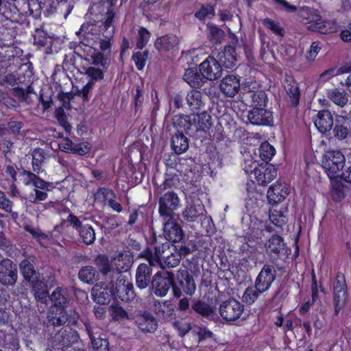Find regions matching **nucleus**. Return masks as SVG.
Wrapping results in <instances>:
<instances>
[{
	"instance_id": "2eb2a0df",
	"label": "nucleus",
	"mask_w": 351,
	"mask_h": 351,
	"mask_svg": "<svg viewBox=\"0 0 351 351\" xmlns=\"http://www.w3.org/2000/svg\"><path fill=\"white\" fill-rule=\"evenodd\" d=\"M276 278V269L274 265L265 263L257 275L254 283L267 292Z\"/></svg>"
},
{
	"instance_id": "774afa93",
	"label": "nucleus",
	"mask_w": 351,
	"mask_h": 351,
	"mask_svg": "<svg viewBox=\"0 0 351 351\" xmlns=\"http://www.w3.org/2000/svg\"><path fill=\"white\" fill-rule=\"evenodd\" d=\"M84 73L93 80L97 81L103 80L104 77V73L100 69L89 66L88 68H84Z\"/></svg>"
},
{
	"instance_id": "4be33fe9",
	"label": "nucleus",
	"mask_w": 351,
	"mask_h": 351,
	"mask_svg": "<svg viewBox=\"0 0 351 351\" xmlns=\"http://www.w3.org/2000/svg\"><path fill=\"white\" fill-rule=\"evenodd\" d=\"M205 211L202 202L199 199H192L182 212V217L188 222L195 221Z\"/></svg>"
},
{
	"instance_id": "49530a36",
	"label": "nucleus",
	"mask_w": 351,
	"mask_h": 351,
	"mask_svg": "<svg viewBox=\"0 0 351 351\" xmlns=\"http://www.w3.org/2000/svg\"><path fill=\"white\" fill-rule=\"evenodd\" d=\"M94 197L96 202L105 204L110 197H116V194L109 188L99 187L94 194Z\"/></svg>"
},
{
	"instance_id": "4468645a",
	"label": "nucleus",
	"mask_w": 351,
	"mask_h": 351,
	"mask_svg": "<svg viewBox=\"0 0 351 351\" xmlns=\"http://www.w3.org/2000/svg\"><path fill=\"white\" fill-rule=\"evenodd\" d=\"M199 71L202 72L206 81H214L221 76L222 67L220 62L213 56H208L199 65Z\"/></svg>"
},
{
	"instance_id": "a18cd8bd",
	"label": "nucleus",
	"mask_w": 351,
	"mask_h": 351,
	"mask_svg": "<svg viewBox=\"0 0 351 351\" xmlns=\"http://www.w3.org/2000/svg\"><path fill=\"white\" fill-rule=\"evenodd\" d=\"M140 257L146 259L149 265L151 266H159L161 265L160 262V256L158 254H156V252L154 250L153 253L152 249L149 247H147L145 250H143L140 254Z\"/></svg>"
},
{
	"instance_id": "6e6d98bb",
	"label": "nucleus",
	"mask_w": 351,
	"mask_h": 351,
	"mask_svg": "<svg viewBox=\"0 0 351 351\" xmlns=\"http://www.w3.org/2000/svg\"><path fill=\"white\" fill-rule=\"evenodd\" d=\"M45 156L43 153L39 150H35L32 155V171L36 174H39L42 171V165Z\"/></svg>"
},
{
	"instance_id": "338daca9",
	"label": "nucleus",
	"mask_w": 351,
	"mask_h": 351,
	"mask_svg": "<svg viewBox=\"0 0 351 351\" xmlns=\"http://www.w3.org/2000/svg\"><path fill=\"white\" fill-rule=\"evenodd\" d=\"M193 332L197 336L198 342H201L206 339L212 338L213 333L206 326L197 327Z\"/></svg>"
},
{
	"instance_id": "f3484780",
	"label": "nucleus",
	"mask_w": 351,
	"mask_h": 351,
	"mask_svg": "<svg viewBox=\"0 0 351 351\" xmlns=\"http://www.w3.org/2000/svg\"><path fill=\"white\" fill-rule=\"evenodd\" d=\"M64 326H65V328L61 329L55 339L56 346H57L58 349L62 350H64V348L69 347L71 344L77 342L80 338L77 330L72 328L75 327L77 324L69 326L65 324Z\"/></svg>"
},
{
	"instance_id": "4c0bfd02",
	"label": "nucleus",
	"mask_w": 351,
	"mask_h": 351,
	"mask_svg": "<svg viewBox=\"0 0 351 351\" xmlns=\"http://www.w3.org/2000/svg\"><path fill=\"white\" fill-rule=\"evenodd\" d=\"M327 97L335 105L341 108L344 107L348 101V94L343 88H334L328 90Z\"/></svg>"
},
{
	"instance_id": "a19ab883",
	"label": "nucleus",
	"mask_w": 351,
	"mask_h": 351,
	"mask_svg": "<svg viewBox=\"0 0 351 351\" xmlns=\"http://www.w3.org/2000/svg\"><path fill=\"white\" fill-rule=\"evenodd\" d=\"M258 154L263 162H269L276 154V149L268 141H264L258 148Z\"/></svg>"
},
{
	"instance_id": "412c9836",
	"label": "nucleus",
	"mask_w": 351,
	"mask_h": 351,
	"mask_svg": "<svg viewBox=\"0 0 351 351\" xmlns=\"http://www.w3.org/2000/svg\"><path fill=\"white\" fill-rule=\"evenodd\" d=\"M190 312L195 313L199 317L208 319H213L216 315L215 308L201 299H194L192 300Z\"/></svg>"
},
{
	"instance_id": "58836bf2",
	"label": "nucleus",
	"mask_w": 351,
	"mask_h": 351,
	"mask_svg": "<svg viewBox=\"0 0 351 351\" xmlns=\"http://www.w3.org/2000/svg\"><path fill=\"white\" fill-rule=\"evenodd\" d=\"M167 241V237H165L164 233L163 234L157 235L154 231H152L149 244L154 247L156 254L162 256V254H164L169 247Z\"/></svg>"
},
{
	"instance_id": "680f3d73",
	"label": "nucleus",
	"mask_w": 351,
	"mask_h": 351,
	"mask_svg": "<svg viewBox=\"0 0 351 351\" xmlns=\"http://www.w3.org/2000/svg\"><path fill=\"white\" fill-rule=\"evenodd\" d=\"M215 14V9L210 4L202 5L201 8L195 12V16L199 20H204L206 17Z\"/></svg>"
},
{
	"instance_id": "e2e57ef3",
	"label": "nucleus",
	"mask_w": 351,
	"mask_h": 351,
	"mask_svg": "<svg viewBox=\"0 0 351 351\" xmlns=\"http://www.w3.org/2000/svg\"><path fill=\"white\" fill-rule=\"evenodd\" d=\"M165 258V263L169 268H173L178 266L180 263L181 256L179 252H171L170 254L163 256Z\"/></svg>"
},
{
	"instance_id": "c85d7f7f",
	"label": "nucleus",
	"mask_w": 351,
	"mask_h": 351,
	"mask_svg": "<svg viewBox=\"0 0 351 351\" xmlns=\"http://www.w3.org/2000/svg\"><path fill=\"white\" fill-rule=\"evenodd\" d=\"M180 40L173 34H166L158 37L154 42V47L159 52H167L178 49Z\"/></svg>"
},
{
	"instance_id": "3c124183",
	"label": "nucleus",
	"mask_w": 351,
	"mask_h": 351,
	"mask_svg": "<svg viewBox=\"0 0 351 351\" xmlns=\"http://www.w3.org/2000/svg\"><path fill=\"white\" fill-rule=\"evenodd\" d=\"M55 117L60 125L66 133H70L72 129L71 125L68 121V118L64 109L62 107L58 108L55 111Z\"/></svg>"
},
{
	"instance_id": "f704fd0d",
	"label": "nucleus",
	"mask_w": 351,
	"mask_h": 351,
	"mask_svg": "<svg viewBox=\"0 0 351 351\" xmlns=\"http://www.w3.org/2000/svg\"><path fill=\"white\" fill-rule=\"evenodd\" d=\"M173 125L176 130V132L188 134L192 127L195 126L191 121V116L186 114L175 115L173 118Z\"/></svg>"
},
{
	"instance_id": "9d476101",
	"label": "nucleus",
	"mask_w": 351,
	"mask_h": 351,
	"mask_svg": "<svg viewBox=\"0 0 351 351\" xmlns=\"http://www.w3.org/2000/svg\"><path fill=\"white\" fill-rule=\"evenodd\" d=\"M180 205V198L176 193L169 191L162 195L158 201V213L164 218H173L175 210Z\"/></svg>"
},
{
	"instance_id": "473e14b6",
	"label": "nucleus",
	"mask_w": 351,
	"mask_h": 351,
	"mask_svg": "<svg viewBox=\"0 0 351 351\" xmlns=\"http://www.w3.org/2000/svg\"><path fill=\"white\" fill-rule=\"evenodd\" d=\"M171 149L177 155L185 153L189 147V139L185 134L176 132L171 138Z\"/></svg>"
},
{
	"instance_id": "e433bc0d",
	"label": "nucleus",
	"mask_w": 351,
	"mask_h": 351,
	"mask_svg": "<svg viewBox=\"0 0 351 351\" xmlns=\"http://www.w3.org/2000/svg\"><path fill=\"white\" fill-rule=\"evenodd\" d=\"M79 279L86 284L93 285L99 278V275L98 271L92 266L82 267L78 273Z\"/></svg>"
},
{
	"instance_id": "cd10ccee",
	"label": "nucleus",
	"mask_w": 351,
	"mask_h": 351,
	"mask_svg": "<svg viewBox=\"0 0 351 351\" xmlns=\"http://www.w3.org/2000/svg\"><path fill=\"white\" fill-rule=\"evenodd\" d=\"M184 80L193 88L197 89L202 87L206 80L202 72H200L199 67H189L185 70Z\"/></svg>"
},
{
	"instance_id": "09e8293b",
	"label": "nucleus",
	"mask_w": 351,
	"mask_h": 351,
	"mask_svg": "<svg viewBox=\"0 0 351 351\" xmlns=\"http://www.w3.org/2000/svg\"><path fill=\"white\" fill-rule=\"evenodd\" d=\"M269 220L276 227L282 228L288 221L287 217L281 210H270Z\"/></svg>"
},
{
	"instance_id": "4d7b16f0",
	"label": "nucleus",
	"mask_w": 351,
	"mask_h": 351,
	"mask_svg": "<svg viewBox=\"0 0 351 351\" xmlns=\"http://www.w3.org/2000/svg\"><path fill=\"white\" fill-rule=\"evenodd\" d=\"M173 328L178 330V335L181 337L185 336L191 330V323L183 320L176 319L173 322Z\"/></svg>"
},
{
	"instance_id": "8fccbe9b",
	"label": "nucleus",
	"mask_w": 351,
	"mask_h": 351,
	"mask_svg": "<svg viewBox=\"0 0 351 351\" xmlns=\"http://www.w3.org/2000/svg\"><path fill=\"white\" fill-rule=\"evenodd\" d=\"M151 37V34L146 27H140L138 31L136 47L137 49L142 50L148 43Z\"/></svg>"
},
{
	"instance_id": "052dcab7",
	"label": "nucleus",
	"mask_w": 351,
	"mask_h": 351,
	"mask_svg": "<svg viewBox=\"0 0 351 351\" xmlns=\"http://www.w3.org/2000/svg\"><path fill=\"white\" fill-rule=\"evenodd\" d=\"M210 136L212 140L216 142H219L224 139V130L221 123L217 122L213 128L210 129Z\"/></svg>"
},
{
	"instance_id": "423d86ee",
	"label": "nucleus",
	"mask_w": 351,
	"mask_h": 351,
	"mask_svg": "<svg viewBox=\"0 0 351 351\" xmlns=\"http://www.w3.org/2000/svg\"><path fill=\"white\" fill-rule=\"evenodd\" d=\"M244 311V305L234 298L223 301L219 306V313L221 317L228 323L238 320Z\"/></svg>"
},
{
	"instance_id": "c03bdc74",
	"label": "nucleus",
	"mask_w": 351,
	"mask_h": 351,
	"mask_svg": "<svg viewBox=\"0 0 351 351\" xmlns=\"http://www.w3.org/2000/svg\"><path fill=\"white\" fill-rule=\"evenodd\" d=\"M95 264L98 268L100 273L104 276L108 275L113 269L110 264L108 256L105 254H99L95 259Z\"/></svg>"
},
{
	"instance_id": "ddd939ff",
	"label": "nucleus",
	"mask_w": 351,
	"mask_h": 351,
	"mask_svg": "<svg viewBox=\"0 0 351 351\" xmlns=\"http://www.w3.org/2000/svg\"><path fill=\"white\" fill-rule=\"evenodd\" d=\"M253 163L256 165L253 171L258 184L266 186L276 178L278 169L274 165L269 162Z\"/></svg>"
},
{
	"instance_id": "0e129e2a",
	"label": "nucleus",
	"mask_w": 351,
	"mask_h": 351,
	"mask_svg": "<svg viewBox=\"0 0 351 351\" xmlns=\"http://www.w3.org/2000/svg\"><path fill=\"white\" fill-rule=\"evenodd\" d=\"M90 148L91 147L90 143L87 142L74 143L72 154L84 156L90 152Z\"/></svg>"
},
{
	"instance_id": "79ce46f5",
	"label": "nucleus",
	"mask_w": 351,
	"mask_h": 351,
	"mask_svg": "<svg viewBox=\"0 0 351 351\" xmlns=\"http://www.w3.org/2000/svg\"><path fill=\"white\" fill-rule=\"evenodd\" d=\"M77 232L86 245H90L95 241V232L91 225L84 224Z\"/></svg>"
},
{
	"instance_id": "f03ea898",
	"label": "nucleus",
	"mask_w": 351,
	"mask_h": 351,
	"mask_svg": "<svg viewBox=\"0 0 351 351\" xmlns=\"http://www.w3.org/2000/svg\"><path fill=\"white\" fill-rule=\"evenodd\" d=\"M172 294L176 298L182 296L192 297L196 291L197 285L193 275L187 269H180L172 278Z\"/></svg>"
},
{
	"instance_id": "ea45409f",
	"label": "nucleus",
	"mask_w": 351,
	"mask_h": 351,
	"mask_svg": "<svg viewBox=\"0 0 351 351\" xmlns=\"http://www.w3.org/2000/svg\"><path fill=\"white\" fill-rule=\"evenodd\" d=\"M263 293H265V291L254 283V287H249L245 289L242 297L243 301L247 304H252Z\"/></svg>"
},
{
	"instance_id": "a211bd4d",
	"label": "nucleus",
	"mask_w": 351,
	"mask_h": 351,
	"mask_svg": "<svg viewBox=\"0 0 351 351\" xmlns=\"http://www.w3.org/2000/svg\"><path fill=\"white\" fill-rule=\"evenodd\" d=\"M135 324L145 333H154L158 328L156 318L147 311H140L136 315Z\"/></svg>"
},
{
	"instance_id": "5701e85b",
	"label": "nucleus",
	"mask_w": 351,
	"mask_h": 351,
	"mask_svg": "<svg viewBox=\"0 0 351 351\" xmlns=\"http://www.w3.org/2000/svg\"><path fill=\"white\" fill-rule=\"evenodd\" d=\"M168 220L164 223V234L169 241L172 243L180 242L184 237V234L182 228L178 221L173 218H167Z\"/></svg>"
},
{
	"instance_id": "f257e3e1",
	"label": "nucleus",
	"mask_w": 351,
	"mask_h": 351,
	"mask_svg": "<svg viewBox=\"0 0 351 351\" xmlns=\"http://www.w3.org/2000/svg\"><path fill=\"white\" fill-rule=\"evenodd\" d=\"M51 302L47 313V322L53 326H62L66 324L68 326L77 324L79 315L68 314L67 308L70 302V296L65 288L58 287L49 297Z\"/></svg>"
},
{
	"instance_id": "6e6552de",
	"label": "nucleus",
	"mask_w": 351,
	"mask_h": 351,
	"mask_svg": "<svg viewBox=\"0 0 351 351\" xmlns=\"http://www.w3.org/2000/svg\"><path fill=\"white\" fill-rule=\"evenodd\" d=\"M306 28L311 32L329 34L337 31V23L332 20H323L319 14H311L306 19Z\"/></svg>"
},
{
	"instance_id": "864d4df0",
	"label": "nucleus",
	"mask_w": 351,
	"mask_h": 351,
	"mask_svg": "<svg viewBox=\"0 0 351 351\" xmlns=\"http://www.w3.org/2000/svg\"><path fill=\"white\" fill-rule=\"evenodd\" d=\"M109 313L112 319L114 321L122 320L128 318V313L125 310L117 304H112L109 308Z\"/></svg>"
},
{
	"instance_id": "69168bd1",
	"label": "nucleus",
	"mask_w": 351,
	"mask_h": 351,
	"mask_svg": "<svg viewBox=\"0 0 351 351\" xmlns=\"http://www.w3.org/2000/svg\"><path fill=\"white\" fill-rule=\"evenodd\" d=\"M34 182H35L33 185L34 190L38 189L44 191H51L54 187L52 182L45 181L38 175L36 176Z\"/></svg>"
},
{
	"instance_id": "c756f323",
	"label": "nucleus",
	"mask_w": 351,
	"mask_h": 351,
	"mask_svg": "<svg viewBox=\"0 0 351 351\" xmlns=\"http://www.w3.org/2000/svg\"><path fill=\"white\" fill-rule=\"evenodd\" d=\"M219 62L221 67L232 69L237 62L236 49L231 45L226 46L223 50L217 54Z\"/></svg>"
},
{
	"instance_id": "dca6fc26",
	"label": "nucleus",
	"mask_w": 351,
	"mask_h": 351,
	"mask_svg": "<svg viewBox=\"0 0 351 351\" xmlns=\"http://www.w3.org/2000/svg\"><path fill=\"white\" fill-rule=\"evenodd\" d=\"M113 283L96 284L92 289L91 295L94 301L99 304H107L112 300L114 302Z\"/></svg>"
},
{
	"instance_id": "6ab92c4d",
	"label": "nucleus",
	"mask_w": 351,
	"mask_h": 351,
	"mask_svg": "<svg viewBox=\"0 0 351 351\" xmlns=\"http://www.w3.org/2000/svg\"><path fill=\"white\" fill-rule=\"evenodd\" d=\"M313 123L317 130L325 134L332 129L335 118L329 110H321L313 117Z\"/></svg>"
},
{
	"instance_id": "37998d69",
	"label": "nucleus",
	"mask_w": 351,
	"mask_h": 351,
	"mask_svg": "<svg viewBox=\"0 0 351 351\" xmlns=\"http://www.w3.org/2000/svg\"><path fill=\"white\" fill-rule=\"evenodd\" d=\"M149 52L147 49L143 51H138L134 52L132 56V60L134 62V64L138 71H143L145 66V64L149 59Z\"/></svg>"
},
{
	"instance_id": "9b49d317",
	"label": "nucleus",
	"mask_w": 351,
	"mask_h": 351,
	"mask_svg": "<svg viewBox=\"0 0 351 351\" xmlns=\"http://www.w3.org/2000/svg\"><path fill=\"white\" fill-rule=\"evenodd\" d=\"M332 128L336 139L342 141L347 138L351 134V110L348 113L342 111L341 114H337Z\"/></svg>"
},
{
	"instance_id": "1a4fd4ad",
	"label": "nucleus",
	"mask_w": 351,
	"mask_h": 351,
	"mask_svg": "<svg viewBox=\"0 0 351 351\" xmlns=\"http://www.w3.org/2000/svg\"><path fill=\"white\" fill-rule=\"evenodd\" d=\"M114 302H130L136 297L133 284L121 275L119 276L115 284L113 283Z\"/></svg>"
},
{
	"instance_id": "aec40b11",
	"label": "nucleus",
	"mask_w": 351,
	"mask_h": 351,
	"mask_svg": "<svg viewBox=\"0 0 351 351\" xmlns=\"http://www.w3.org/2000/svg\"><path fill=\"white\" fill-rule=\"evenodd\" d=\"M30 284L31 292L36 301L42 304H46L49 297L47 282L44 278H40V276L35 278L32 281L28 282Z\"/></svg>"
},
{
	"instance_id": "0eeeda50",
	"label": "nucleus",
	"mask_w": 351,
	"mask_h": 351,
	"mask_svg": "<svg viewBox=\"0 0 351 351\" xmlns=\"http://www.w3.org/2000/svg\"><path fill=\"white\" fill-rule=\"evenodd\" d=\"M173 272L158 271L152 277L151 290L158 297H164L172 289Z\"/></svg>"
},
{
	"instance_id": "c9c22d12",
	"label": "nucleus",
	"mask_w": 351,
	"mask_h": 351,
	"mask_svg": "<svg viewBox=\"0 0 351 351\" xmlns=\"http://www.w3.org/2000/svg\"><path fill=\"white\" fill-rule=\"evenodd\" d=\"M34 264V259H31L30 257L23 259L19 263L21 273L23 278L27 282L32 281L35 278L40 276V274L36 272Z\"/></svg>"
},
{
	"instance_id": "a878e982",
	"label": "nucleus",
	"mask_w": 351,
	"mask_h": 351,
	"mask_svg": "<svg viewBox=\"0 0 351 351\" xmlns=\"http://www.w3.org/2000/svg\"><path fill=\"white\" fill-rule=\"evenodd\" d=\"M147 263H141L136 271V285L140 289L147 288L152 282V276L153 273V267Z\"/></svg>"
},
{
	"instance_id": "13d9d810",
	"label": "nucleus",
	"mask_w": 351,
	"mask_h": 351,
	"mask_svg": "<svg viewBox=\"0 0 351 351\" xmlns=\"http://www.w3.org/2000/svg\"><path fill=\"white\" fill-rule=\"evenodd\" d=\"M49 37L47 32L37 29L34 36V43L38 47H46L48 44Z\"/></svg>"
},
{
	"instance_id": "7ed1b4c3",
	"label": "nucleus",
	"mask_w": 351,
	"mask_h": 351,
	"mask_svg": "<svg viewBox=\"0 0 351 351\" xmlns=\"http://www.w3.org/2000/svg\"><path fill=\"white\" fill-rule=\"evenodd\" d=\"M322 167L330 180H337L346 165V157L339 149H328L322 157Z\"/></svg>"
},
{
	"instance_id": "39448f33",
	"label": "nucleus",
	"mask_w": 351,
	"mask_h": 351,
	"mask_svg": "<svg viewBox=\"0 0 351 351\" xmlns=\"http://www.w3.org/2000/svg\"><path fill=\"white\" fill-rule=\"evenodd\" d=\"M265 250L272 263H276L279 259L286 258L290 249L284 239L278 234H273L265 243Z\"/></svg>"
},
{
	"instance_id": "20e7f679",
	"label": "nucleus",
	"mask_w": 351,
	"mask_h": 351,
	"mask_svg": "<svg viewBox=\"0 0 351 351\" xmlns=\"http://www.w3.org/2000/svg\"><path fill=\"white\" fill-rule=\"evenodd\" d=\"M334 316H338L343 308L348 297V286L345 275L338 271L333 281L332 287Z\"/></svg>"
},
{
	"instance_id": "2f4dec72",
	"label": "nucleus",
	"mask_w": 351,
	"mask_h": 351,
	"mask_svg": "<svg viewBox=\"0 0 351 351\" xmlns=\"http://www.w3.org/2000/svg\"><path fill=\"white\" fill-rule=\"evenodd\" d=\"M186 101L194 114H199L200 111L204 109L205 104L202 93L197 89H193L188 92Z\"/></svg>"
},
{
	"instance_id": "b1692460",
	"label": "nucleus",
	"mask_w": 351,
	"mask_h": 351,
	"mask_svg": "<svg viewBox=\"0 0 351 351\" xmlns=\"http://www.w3.org/2000/svg\"><path fill=\"white\" fill-rule=\"evenodd\" d=\"M241 87L240 80L234 75H228L220 82L219 88L224 95L233 97L239 93Z\"/></svg>"
},
{
	"instance_id": "72a5a7b5",
	"label": "nucleus",
	"mask_w": 351,
	"mask_h": 351,
	"mask_svg": "<svg viewBox=\"0 0 351 351\" xmlns=\"http://www.w3.org/2000/svg\"><path fill=\"white\" fill-rule=\"evenodd\" d=\"M244 97L250 98V107L252 108L267 107L269 99L267 95L263 90L249 91Z\"/></svg>"
},
{
	"instance_id": "de8ad7c7",
	"label": "nucleus",
	"mask_w": 351,
	"mask_h": 351,
	"mask_svg": "<svg viewBox=\"0 0 351 351\" xmlns=\"http://www.w3.org/2000/svg\"><path fill=\"white\" fill-rule=\"evenodd\" d=\"M87 331L88 336L90 339L93 348L95 351H108L109 350V342L107 339L95 338L93 333L88 327Z\"/></svg>"
},
{
	"instance_id": "5fc2aeb1",
	"label": "nucleus",
	"mask_w": 351,
	"mask_h": 351,
	"mask_svg": "<svg viewBox=\"0 0 351 351\" xmlns=\"http://www.w3.org/2000/svg\"><path fill=\"white\" fill-rule=\"evenodd\" d=\"M223 31L215 25L208 26V31L207 33L208 39L212 43L217 44L220 42V40L223 36Z\"/></svg>"
},
{
	"instance_id": "bb28decb",
	"label": "nucleus",
	"mask_w": 351,
	"mask_h": 351,
	"mask_svg": "<svg viewBox=\"0 0 351 351\" xmlns=\"http://www.w3.org/2000/svg\"><path fill=\"white\" fill-rule=\"evenodd\" d=\"M284 86L287 95L289 96L291 106L294 108L298 107L301 98V90L299 83L293 76H286Z\"/></svg>"
},
{
	"instance_id": "bf43d9fd",
	"label": "nucleus",
	"mask_w": 351,
	"mask_h": 351,
	"mask_svg": "<svg viewBox=\"0 0 351 351\" xmlns=\"http://www.w3.org/2000/svg\"><path fill=\"white\" fill-rule=\"evenodd\" d=\"M47 93L43 89H41L38 98L39 103L42 105L43 112L48 110L53 104L51 95H47Z\"/></svg>"
},
{
	"instance_id": "f8f14e48",
	"label": "nucleus",
	"mask_w": 351,
	"mask_h": 351,
	"mask_svg": "<svg viewBox=\"0 0 351 351\" xmlns=\"http://www.w3.org/2000/svg\"><path fill=\"white\" fill-rule=\"evenodd\" d=\"M250 123L257 126H271L274 123L273 112L267 108H252L247 112Z\"/></svg>"
},
{
	"instance_id": "7c9ffc66",
	"label": "nucleus",
	"mask_w": 351,
	"mask_h": 351,
	"mask_svg": "<svg viewBox=\"0 0 351 351\" xmlns=\"http://www.w3.org/2000/svg\"><path fill=\"white\" fill-rule=\"evenodd\" d=\"M0 348L4 351H18L19 339L16 335L6 330H0Z\"/></svg>"
},
{
	"instance_id": "603ef678",
	"label": "nucleus",
	"mask_w": 351,
	"mask_h": 351,
	"mask_svg": "<svg viewBox=\"0 0 351 351\" xmlns=\"http://www.w3.org/2000/svg\"><path fill=\"white\" fill-rule=\"evenodd\" d=\"M263 25L271 30L274 34L280 36L285 35V29L280 25L279 23L270 18H265L262 21Z\"/></svg>"
},
{
	"instance_id": "393cba45",
	"label": "nucleus",
	"mask_w": 351,
	"mask_h": 351,
	"mask_svg": "<svg viewBox=\"0 0 351 351\" xmlns=\"http://www.w3.org/2000/svg\"><path fill=\"white\" fill-rule=\"evenodd\" d=\"M288 189L285 184L276 182L268 189L267 198L271 205H276L285 200L288 195Z\"/></svg>"
}]
</instances>
